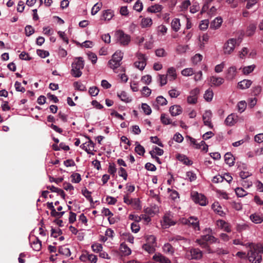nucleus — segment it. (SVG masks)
Returning a JSON list of instances; mask_svg holds the SVG:
<instances>
[{"instance_id": "obj_1", "label": "nucleus", "mask_w": 263, "mask_h": 263, "mask_svg": "<svg viewBox=\"0 0 263 263\" xmlns=\"http://www.w3.org/2000/svg\"><path fill=\"white\" fill-rule=\"evenodd\" d=\"M246 248H249L250 250L247 253V257L250 262L252 263H260L262 260L261 253L257 250L252 243L245 244Z\"/></svg>"}, {"instance_id": "obj_2", "label": "nucleus", "mask_w": 263, "mask_h": 263, "mask_svg": "<svg viewBox=\"0 0 263 263\" xmlns=\"http://www.w3.org/2000/svg\"><path fill=\"white\" fill-rule=\"evenodd\" d=\"M115 36L117 43L123 46H127L131 41V36L122 30L115 32Z\"/></svg>"}, {"instance_id": "obj_3", "label": "nucleus", "mask_w": 263, "mask_h": 263, "mask_svg": "<svg viewBox=\"0 0 263 263\" xmlns=\"http://www.w3.org/2000/svg\"><path fill=\"white\" fill-rule=\"evenodd\" d=\"M84 63L83 59L81 57L76 59L72 63L71 74L76 78L81 76L82 72L81 70L84 68Z\"/></svg>"}, {"instance_id": "obj_4", "label": "nucleus", "mask_w": 263, "mask_h": 263, "mask_svg": "<svg viewBox=\"0 0 263 263\" xmlns=\"http://www.w3.org/2000/svg\"><path fill=\"white\" fill-rule=\"evenodd\" d=\"M146 242L142 246V248L148 253H153L155 252L157 247L156 237L152 235H147L146 237Z\"/></svg>"}, {"instance_id": "obj_5", "label": "nucleus", "mask_w": 263, "mask_h": 263, "mask_svg": "<svg viewBox=\"0 0 263 263\" xmlns=\"http://www.w3.org/2000/svg\"><path fill=\"white\" fill-rule=\"evenodd\" d=\"M196 242L202 248H207L208 242H219L218 239L214 236L210 235H204L201 239H197Z\"/></svg>"}, {"instance_id": "obj_6", "label": "nucleus", "mask_w": 263, "mask_h": 263, "mask_svg": "<svg viewBox=\"0 0 263 263\" xmlns=\"http://www.w3.org/2000/svg\"><path fill=\"white\" fill-rule=\"evenodd\" d=\"M176 224V220L174 219L173 215L171 212L164 214L161 225L163 228L166 229Z\"/></svg>"}, {"instance_id": "obj_7", "label": "nucleus", "mask_w": 263, "mask_h": 263, "mask_svg": "<svg viewBox=\"0 0 263 263\" xmlns=\"http://www.w3.org/2000/svg\"><path fill=\"white\" fill-rule=\"evenodd\" d=\"M238 70L236 66L232 65L227 68L225 72V78L227 81H233L237 77Z\"/></svg>"}, {"instance_id": "obj_8", "label": "nucleus", "mask_w": 263, "mask_h": 263, "mask_svg": "<svg viewBox=\"0 0 263 263\" xmlns=\"http://www.w3.org/2000/svg\"><path fill=\"white\" fill-rule=\"evenodd\" d=\"M237 40L235 39H230L224 44L223 46V52L224 54H230L233 52Z\"/></svg>"}, {"instance_id": "obj_9", "label": "nucleus", "mask_w": 263, "mask_h": 263, "mask_svg": "<svg viewBox=\"0 0 263 263\" xmlns=\"http://www.w3.org/2000/svg\"><path fill=\"white\" fill-rule=\"evenodd\" d=\"M212 112L210 110H205L202 115V120L205 126L212 129L213 125L212 123Z\"/></svg>"}, {"instance_id": "obj_10", "label": "nucleus", "mask_w": 263, "mask_h": 263, "mask_svg": "<svg viewBox=\"0 0 263 263\" xmlns=\"http://www.w3.org/2000/svg\"><path fill=\"white\" fill-rule=\"evenodd\" d=\"M192 197L193 200L196 203H198L201 206H205L206 205V199L205 197L201 194L198 193H193L192 194Z\"/></svg>"}, {"instance_id": "obj_11", "label": "nucleus", "mask_w": 263, "mask_h": 263, "mask_svg": "<svg viewBox=\"0 0 263 263\" xmlns=\"http://www.w3.org/2000/svg\"><path fill=\"white\" fill-rule=\"evenodd\" d=\"M199 93V89L198 88L191 90L190 92V95L187 98V102L191 104H196L197 102Z\"/></svg>"}, {"instance_id": "obj_12", "label": "nucleus", "mask_w": 263, "mask_h": 263, "mask_svg": "<svg viewBox=\"0 0 263 263\" xmlns=\"http://www.w3.org/2000/svg\"><path fill=\"white\" fill-rule=\"evenodd\" d=\"M185 256L189 259H199L202 257V252L198 249H192L186 253Z\"/></svg>"}, {"instance_id": "obj_13", "label": "nucleus", "mask_w": 263, "mask_h": 263, "mask_svg": "<svg viewBox=\"0 0 263 263\" xmlns=\"http://www.w3.org/2000/svg\"><path fill=\"white\" fill-rule=\"evenodd\" d=\"M87 138L88 139V141L82 144L80 147L85 151L88 154L93 155L94 153L93 151H94V143L88 137Z\"/></svg>"}, {"instance_id": "obj_14", "label": "nucleus", "mask_w": 263, "mask_h": 263, "mask_svg": "<svg viewBox=\"0 0 263 263\" xmlns=\"http://www.w3.org/2000/svg\"><path fill=\"white\" fill-rule=\"evenodd\" d=\"M216 225L218 228L226 232L229 233L231 231V224L223 220H218L216 221Z\"/></svg>"}, {"instance_id": "obj_15", "label": "nucleus", "mask_w": 263, "mask_h": 263, "mask_svg": "<svg viewBox=\"0 0 263 263\" xmlns=\"http://www.w3.org/2000/svg\"><path fill=\"white\" fill-rule=\"evenodd\" d=\"M153 259L159 263H171V260L160 253H156L153 256Z\"/></svg>"}, {"instance_id": "obj_16", "label": "nucleus", "mask_w": 263, "mask_h": 263, "mask_svg": "<svg viewBox=\"0 0 263 263\" xmlns=\"http://www.w3.org/2000/svg\"><path fill=\"white\" fill-rule=\"evenodd\" d=\"M188 225L195 231H199V221L198 218L194 216H191L189 218Z\"/></svg>"}, {"instance_id": "obj_17", "label": "nucleus", "mask_w": 263, "mask_h": 263, "mask_svg": "<svg viewBox=\"0 0 263 263\" xmlns=\"http://www.w3.org/2000/svg\"><path fill=\"white\" fill-rule=\"evenodd\" d=\"M162 252L167 255H174L175 253V248L168 242L165 243L162 247Z\"/></svg>"}, {"instance_id": "obj_18", "label": "nucleus", "mask_w": 263, "mask_h": 263, "mask_svg": "<svg viewBox=\"0 0 263 263\" xmlns=\"http://www.w3.org/2000/svg\"><path fill=\"white\" fill-rule=\"evenodd\" d=\"M166 75L170 81H175L177 77L176 69L174 67H170L168 68Z\"/></svg>"}, {"instance_id": "obj_19", "label": "nucleus", "mask_w": 263, "mask_h": 263, "mask_svg": "<svg viewBox=\"0 0 263 263\" xmlns=\"http://www.w3.org/2000/svg\"><path fill=\"white\" fill-rule=\"evenodd\" d=\"M210 81L212 85L217 87L223 84L224 80L222 77L213 76L210 77Z\"/></svg>"}, {"instance_id": "obj_20", "label": "nucleus", "mask_w": 263, "mask_h": 263, "mask_svg": "<svg viewBox=\"0 0 263 263\" xmlns=\"http://www.w3.org/2000/svg\"><path fill=\"white\" fill-rule=\"evenodd\" d=\"M238 116L235 114L229 115L225 120V123L229 126H233L237 121Z\"/></svg>"}, {"instance_id": "obj_21", "label": "nucleus", "mask_w": 263, "mask_h": 263, "mask_svg": "<svg viewBox=\"0 0 263 263\" xmlns=\"http://www.w3.org/2000/svg\"><path fill=\"white\" fill-rule=\"evenodd\" d=\"M170 112L172 116H176L182 113V109L180 105H176L170 107Z\"/></svg>"}, {"instance_id": "obj_22", "label": "nucleus", "mask_w": 263, "mask_h": 263, "mask_svg": "<svg viewBox=\"0 0 263 263\" xmlns=\"http://www.w3.org/2000/svg\"><path fill=\"white\" fill-rule=\"evenodd\" d=\"M252 84V81L250 80L245 79L238 83V88L241 89H246L249 88Z\"/></svg>"}, {"instance_id": "obj_23", "label": "nucleus", "mask_w": 263, "mask_h": 263, "mask_svg": "<svg viewBox=\"0 0 263 263\" xmlns=\"http://www.w3.org/2000/svg\"><path fill=\"white\" fill-rule=\"evenodd\" d=\"M222 23V18L221 17H217L211 23L210 28L212 29H217L221 26Z\"/></svg>"}, {"instance_id": "obj_24", "label": "nucleus", "mask_w": 263, "mask_h": 263, "mask_svg": "<svg viewBox=\"0 0 263 263\" xmlns=\"http://www.w3.org/2000/svg\"><path fill=\"white\" fill-rule=\"evenodd\" d=\"M255 67V65L253 64L246 66H241L239 69L241 70V71L243 74L248 75L254 71Z\"/></svg>"}, {"instance_id": "obj_25", "label": "nucleus", "mask_w": 263, "mask_h": 263, "mask_svg": "<svg viewBox=\"0 0 263 263\" xmlns=\"http://www.w3.org/2000/svg\"><path fill=\"white\" fill-rule=\"evenodd\" d=\"M250 218L253 222L256 224L260 223L263 221V216L257 213L251 214Z\"/></svg>"}, {"instance_id": "obj_26", "label": "nucleus", "mask_w": 263, "mask_h": 263, "mask_svg": "<svg viewBox=\"0 0 263 263\" xmlns=\"http://www.w3.org/2000/svg\"><path fill=\"white\" fill-rule=\"evenodd\" d=\"M153 24V21L150 17H142L140 23L142 28L150 27Z\"/></svg>"}, {"instance_id": "obj_27", "label": "nucleus", "mask_w": 263, "mask_h": 263, "mask_svg": "<svg viewBox=\"0 0 263 263\" xmlns=\"http://www.w3.org/2000/svg\"><path fill=\"white\" fill-rule=\"evenodd\" d=\"M212 208L214 211L220 216H223L225 215V213L222 210V207L218 202H214L212 204Z\"/></svg>"}, {"instance_id": "obj_28", "label": "nucleus", "mask_w": 263, "mask_h": 263, "mask_svg": "<svg viewBox=\"0 0 263 263\" xmlns=\"http://www.w3.org/2000/svg\"><path fill=\"white\" fill-rule=\"evenodd\" d=\"M163 9V7L162 5L159 4H155L154 5L151 6L149 7L147 11L148 12L151 13H157L161 11Z\"/></svg>"}, {"instance_id": "obj_29", "label": "nucleus", "mask_w": 263, "mask_h": 263, "mask_svg": "<svg viewBox=\"0 0 263 263\" xmlns=\"http://www.w3.org/2000/svg\"><path fill=\"white\" fill-rule=\"evenodd\" d=\"M180 26L181 24L179 18H175L172 21L171 27L174 31L177 32L179 31L180 28Z\"/></svg>"}, {"instance_id": "obj_30", "label": "nucleus", "mask_w": 263, "mask_h": 263, "mask_svg": "<svg viewBox=\"0 0 263 263\" xmlns=\"http://www.w3.org/2000/svg\"><path fill=\"white\" fill-rule=\"evenodd\" d=\"M118 97L121 101L126 103H129L132 101V98L128 96L125 91H121L120 93H118Z\"/></svg>"}, {"instance_id": "obj_31", "label": "nucleus", "mask_w": 263, "mask_h": 263, "mask_svg": "<svg viewBox=\"0 0 263 263\" xmlns=\"http://www.w3.org/2000/svg\"><path fill=\"white\" fill-rule=\"evenodd\" d=\"M224 161L230 166L233 165L234 164V158L231 153H227L225 154Z\"/></svg>"}, {"instance_id": "obj_32", "label": "nucleus", "mask_w": 263, "mask_h": 263, "mask_svg": "<svg viewBox=\"0 0 263 263\" xmlns=\"http://www.w3.org/2000/svg\"><path fill=\"white\" fill-rule=\"evenodd\" d=\"M256 29V25L255 24H250L247 28L246 34L247 36H251L254 34Z\"/></svg>"}, {"instance_id": "obj_33", "label": "nucleus", "mask_w": 263, "mask_h": 263, "mask_svg": "<svg viewBox=\"0 0 263 263\" xmlns=\"http://www.w3.org/2000/svg\"><path fill=\"white\" fill-rule=\"evenodd\" d=\"M163 150L157 146H155L152 150L149 152V154L152 157L158 156H162L163 154Z\"/></svg>"}, {"instance_id": "obj_34", "label": "nucleus", "mask_w": 263, "mask_h": 263, "mask_svg": "<svg viewBox=\"0 0 263 263\" xmlns=\"http://www.w3.org/2000/svg\"><path fill=\"white\" fill-rule=\"evenodd\" d=\"M120 249L121 252L125 256L129 255L131 254L132 251L130 249L127 247V246L124 243H122L120 245Z\"/></svg>"}, {"instance_id": "obj_35", "label": "nucleus", "mask_w": 263, "mask_h": 263, "mask_svg": "<svg viewBox=\"0 0 263 263\" xmlns=\"http://www.w3.org/2000/svg\"><path fill=\"white\" fill-rule=\"evenodd\" d=\"M31 244L32 248L35 251H39L41 249V241L37 238H35Z\"/></svg>"}, {"instance_id": "obj_36", "label": "nucleus", "mask_w": 263, "mask_h": 263, "mask_svg": "<svg viewBox=\"0 0 263 263\" xmlns=\"http://www.w3.org/2000/svg\"><path fill=\"white\" fill-rule=\"evenodd\" d=\"M114 15V11L111 10H106L104 11L103 18L106 21H110Z\"/></svg>"}, {"instance_id": "obj_37", "label": "nucleus", "mask_w": 263, "mask_h": 263, "mask_svg": "<svg viewBox=\"0 0 263 263\" xmlns=\"http://www.w3.org/2000/svg\"><path fill=\"white\" fill-rule=\"evenodd\" d=\"M59 252L60 254L64 255L67 257H68L71 255L70 249L65 246L59 247Z\"/></svg>"}, {"instance_id": "obj_38", "label": "nucleus", "mask_w": 263, "mask_h": 263, "mask_svg": "<svg viewBox=\"0 0 263 263\" xmlns=\"http://www.w3.org/2000/svg\"><path fill=\"white\" fill-rule=\"evenodd\" d=\"M213 96L214 93L213 90L209 88L205 91L204 94V98L206 101L210 102L212 101Z\"/></svg>"}, {"instance_id": "obj_39", "label": "nucleus", "mask_w": 263, "mask_h": 263, "mask_svg": "<svg viewBox=\"0 0 263 263\" xmlns=\"http://www.w3.org/2000/svg\"><path fill=\"white\" fill-rule=\"evenodd\" d=\"M209 39V36L207 33H204L202 35L201 39H199L200 48H202L204 47V45L208 43Z\"/></svg>"}, {"instance_id": "obj_40", "label": "nucleus", "mask_w": 263, "mask_h": 263, "mask_svg": "<svg viewBox=\"0 0 263 263\" xmlns=\"http://www.w3.org/2000/svg\"><path fill=\"white\" fill-rule=\"evenodd\" d=\"M135 152L139 155L143 156L145 153V149L143 146L140 145L138 142H136Z\"/></svg>"}, {"instance_id": "obj_41", "label": "nucleus", "mask_w": 263, "mask_h": 263, "mask_svg": "<svg viewBox=\"0 0 263 263\" xmlns=\"http://www.w3.org/2000/svg\"><path fill=\"white\" fill-rule=\"evenodd\" d=\"M123 57V52L121 50L116 51L112 56V59L121 62Z\"/></svg>"}, {"instance_id": "obj_42", "label": "nucleus", "mask_w": 263, "mask_h": 263, "mask_svg": "<svg viewBox=\"0 0 263 263\" xmlns=\"http://www.w3.org/2000/svg\"><path fill=\"white\" fill-rule=\"evenodd\" d=\"M195 148L201 149L202 151L206 153L208 151V146L206 144L205 142L202 140L196 144Z\"/></svg>"}, {"instance_id": "obj_43", "label": "nucleus", "mask_w": 263, "mask_h": 263, "mask_svg": "<svg viewBox=\"0 0 263 263\" xmlns=\"http://www.w3.org/2000/svg\"><path fill=\"white\" fill-rule=\"evenodd\" d=\"M143 8V5L142 2L140 0H137L133 6V9L138 12H140L142 11Z\"/></svg>"}, {"instance_id": "obj_44", "label": "nucleus", "mask_w": 263, "mask_h": 263, "mask_svg": "<svg viewBox=\"0 0 263 263\" xmlns=\"http://www.w3.org/2000/svg\"><path fill=\"white\" fill-rule=\"evenodd\" d=\"M181 73L184 77H190L194 74V70L192 68H186L183 69Z\"/></svg>"}, {"instance_id": "obj_45", "label": "nucleus", "mask_w": 263, "mask_h": 263, "mask_svg": "<svg viewBox=\"0 0 263 263\" xmlns=\"http://www.w3.org/2000/svg\"><path fill=\"white\" fill-rule=\"evenodd\" d=\"M130 205L135 210H138L141 208L140 202L138 198H133L131 200V203Z\"/></svg>"}, {"instance_id": "obj_46", "label": "nucleus", "mask_w": 263, "mask_h": 263, "mask_svg": "<svg viewBox=\"0 0 263 263\" xmlns=\"http://www.w3.org/2000/svg\"><path fill=\"white\" fill-rule=\"evenodd\" d=\"M155 54L158 57H165L167 55V52L163 48H159L155 50Z\"/></svg>"}, {"instance_id": "obj_47", "label": "nucleus", "mask_w": 263, "mask_h": 263, "mask_svg": "<svg viewBox=\"0 0 263 263\" xmlns=\"http://www.w3.org/2000/svg\"><path fill=\"white\" fill-rule=\"evenodd\" d=\"M136 57L137 58V61L146 63L147 57L145 54H143L140 52H137L136 54Z\"/></svg>"}, {"instance_id": "obj_48", "label": "nucleus", "mask_w": 263, "mask_h": 263, "mask_svg": "<svg viewBox=\"0 0 263 263\" xmlns=\"http://www.w3.org/2000/svg\"><path fill=\"white\" fill-rule=\"evenodd\" d=\"M158 78V81L160 83V86H162L167 84L168 78L166 75L159 74Z\"/></svg>"}, {"instance_id": "obj_49", "label": "nucleus", "mask_w": 263, "mask_h": 263, "mask_svg": "<svg viewBox=\"0 0 263 263\" xmlns=\"http://www.w3.org/2000/svg\"><path fill=\"white\" fill-rule=\"evenodd\" d=\"M235 191L236 194L239 197H243L248 194L247 191L242 187H237Z\"/></svg>"}, {"instance_id": "obj_50", "label": "nucleus", "mask_w": 263, "mask_h": 263, "mask_svg": "<svg viewBox=\"0 0 263 263\" xmlns=\"http://www.w3.org/2000/svg\"><path fill=\"white\" fill-rule=\"evenodd\" d=\"M71 182L75 183L80 182L81 180V176L80 174L75 173L71 175Z\"/></svg>"}, {"instance_id": "obj_51", "label": "nucleus", "mask_w": 263, "mask_h": 263, "mask_svg": "<svg viewBox=\"0 0 263 263\" xmlns=\"http://www.w3.org/2000/svg\"><path fill=\"white\" fill-rule=\"evenodd\" d=\"M108 65L110 68L115 69L120 66V62L111 59L108 61Z\"/></svg>"}, {"instance_id": "obj_52", "label": "nucleus", "mask_w": 263, "mask_h": 263, "mask_svg": "<svg viewBox=\"0 0 263 263\" xmlns=\"http://www.w3.org/2000/svg\"><path fill=\"white\" fill-rule=\"evenodd\" d=\"M74 87L78 90L84 91L86 90L85 86L80 82H76L73 84Z\"/></svg>"}, {"instance_id": "obj_53", "label": "nucleus", "mask_w": 263, "mask_h": 263, "mask_svg": "<svg viewBox=\"0 0 263 263\" xmlns=\"http://www.w3.org/2000/svg\"><path fill=\"white\" fill-rule=\"evenodd\" d=\"M225 62H222L220 64L216 65L214 67V71L216 73H220L223 71L225 67Z\"/></svg>"}, {"instance_id": "obj_54", "label": "nucleus", "mask_w": 263, "mask_h": 263, "mask_svg": "<svg viewBox=\"0 0 263 263\" xmlns=\"http://www.w3.org/2000/svg\"><path fill=\"white\" fill-rule=\"evenodd\" d=\"M91 248L94 252L100 253L102 251L103 247L99 243H94L91 245Z\"/></svg>"}, {"instance_id": "obj_55", "label": "nucleus", "mask_w": 263, "mask_h": 263, "mask_svg": "<svg viewBox=\"0 0 263 263\" xmlns=\"http://www.w3.org/2000/svg\"><path fill=\"white\" fill-rule=\"evenodd\" d=\"M168 94L171 98H176L180 95V91L176 88H173L168 91Z\"/></svg>"}, {"instance_id": "obj_56", "label": "nucleus", "mask_w": 263, "mask_h": 263, "mask_svg": "<svg viewBox=\"0 0 263 263\" xmlns=\"http://www.w3.org/2000/svg\"><path fill=\"white\" fill-rule=\"evenodd\" d=\"M141 81L144 84L148 85L152 82V77L149 74L143 76L141 77Z\"/></svg>"}, {"instance_id": "obj_57", "label": "nucleus", "mask_w": 263, "mask_h": 263, "mask_svg": "<svg viewBox=\"0 0 263 263\" xmlns=\"http://www.w3.org/2000/svg\"><path fill=\"white\" fill-rule=\"evenodd\" d=\"M161 122L165 125H168L172 123L170 118L165 114H162L160 117Z\"/></svg>"}, {"instance_id": "obj_58", "label": "nucleus", "mask_w": 263, "mask_h": 263, "mask_svg": "<svg viewBox=\"0 0 263 263\" xmlns=\"http://www.w3.org/2000/svg\"><path fill=\"white\" fill-rule=\"evenodd\" d=\"M202 55L199 53L196 54L192 59V62L194 64H197L202 60Z\"/></svg>"}, {"instance_id": "obj_59", "label": "nucleus", "mask_w": 263, "mask_h": 263, "mask_svg": "<svg viewBox=\"0 0 263 263\" xmlns=\"http://www.w3.org/2000/svg\"><path fill=\"white\" fill-rule=\"evenodd\" d=\"M156 102L159 105L163 106L167 104L166 99L162 96H158L156 98Z\"/></svg>"}, {"instance_id": "obj_60", "label": "nucleus", "mask_w": 263, "mask_h": 263, "mask_svg": "<svg viewBox=\"0 0 263 263\" xmlns=\"http://www.w3.org/2000/svg\"><path fill=\"white\" fill-rule=\"evenodd\" d=\"M141 108L144 112L147 115H149L152 112V109L149 105H148L146 103H142L141 105Z\"/></svg>"}, {"instance_id": "obj_61", "label": "nucleus", "mask_w": 263, "mask_h": 263, "mask_svg": "<svg viewBox=\"0 0 263 263\" xmlns=\"http://www.w3.org/2000/svg\"><path fill=\"white\" fill-rule=\"evenodd\" d=\"M247 103L245 101H241L237 104L238 110L240 112H242L246 109Z\"/></svg>"}, {"instance_id": "obj_62", "label": "nucleus", "mask_w": 263, "mask_h": 263, "mask_svg": "<svg viewBox=\"0 0 263 263\" xmlns=\"http://www.w3.org/2000/svg\"><path fill=\"white\" fill-rule=\"evenodd\" d=\"M209 24V21L208 20H204L201 21L199 24V28L201 30H205Z\"/></svg>"}, {"instance_id": "obj_63", "label": "nucleus", "mask_w": 263, "mask_h": 263, "mask_svg": "<svg viewBox=\"0 0 263 263\" xmlns=\"http://www.w3.org/2000/svg\"><path fill=\"white\" fill-rule=\"evenodd\" d=\"M146 65V63L143 62L136 61L134 63V66L140 70H143Z\"/></svg>"}, {"instance_id": "obj_64", "label": "nucleus", "mask_w": 263, "mask_h": 263, "mask_svg": "<svg viewBox=\"0 0 263 263\" xmlns=\"http://www.w3.org/2000/svg\"><path fill=\"white\" fill-rule=\"evenodd\" d=\"M36 53L37 55L42 58H45L48 57L49 55L48 51L42 49H37L36 50Z\"/></svg>"}]
</instances>
